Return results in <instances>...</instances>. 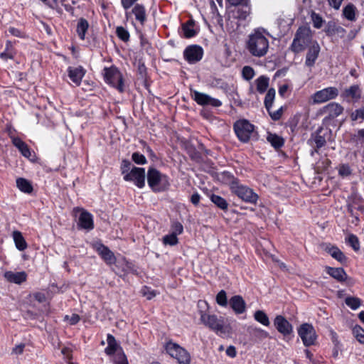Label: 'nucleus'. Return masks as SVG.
I'll return each instance as SVG.
<instances>
[{
    "mask_svg": "<svg viewBox=\"0 0 364 364\" xmlns=\"http://www.w3.org/2000/svg\"><path fill=\"white\" fill-rule=\"evenodd\" d=\"M230 188L232 193L247 203L255 204L258 200V195L252 189L240 184L237 179H232L230 183Z\"/></svg>",
    "mask_w": 364,
    "mask_h": 364,
    "instance_id": "nucleus-5",
    "label": "nucleus"
},
{
    "mask_svg": "<svg viewBox=\"0 0 364 364\" xmlns=\"http://www.w3.org/2000/svg\"><path fill=\"white\" fill-rule=\"evenodd\" d=\"M311 17L314 27L318 28H321L323 24V20L321 17L319 15L316 14L315 13L312 14Z\"/></svg>",
    "mask_w": 364,
    "mask_h": 364,
    "instance_id": "nucleus-57",
    "label": "nucleus"
},
{
    "mask_svg": "<svg viewBox=\"0 0 364 364\" xmlns=\"http://www.w3.org/2000/svg\"><path fill=\"white\" fill-rule=\"evenodd\" d=\"M353 333L360 343L364 344V329L360 326H355L353 328Z\"/></svg>",
    "mask_w": 364,
    "mask_h": 364,
    "instance_id": "nucleus-45",
    "label": "nucleus"
},
{
    "mask_svg": "<svg viewBox=\"0 0 364 364\" xmlns=\"http://www.w3.org/2000/svg\"><path fill=\"white\" fill-rule=\"evenodd\" d=\"M124 179L127 181H134L139 188L145 184V171L143 168L132 167L129 173L124 174Z\"/></svg>",
    "mask_w": 364,
    "mask_h": 364,
    "instance_id": "nucleus-12",
    "label": "nucleus"
},
{
    "mask_svg": "<svg viewBox=\"0 0 364 364\" xmlns=\"http://www.w3.org/2000/svg\"><path fill=\"white\" fill-rule=\"evenodd\" d=\"M267 112L273 120H278L282 115L283 108L281 107L276 111H272L271 109H269V110H267Z\"/></svg>",
    "mask_w": 364,
    "mask_h": 364,
    "instance_id": "nucleus-56",
    "label": "nucleus"
},
{
    "mask_svg": "<svg viewBox=\"0 0 364 364\" xmlns=\"http://www.w3.org/2000/svg\"><path fill=\"white\" fill-rule=\"evenodd\" d=\"M234 130L241 141L247 142L253 132L254 126L247 120H239L235 123Z\"/></svg>",
    "mask_w": 364,
    "mask_h": 364,
    "instance_id": "nucleus-8",
    "label": "nucleus"
},
{
    "mask_svg": "<svg viewBox=\"0 0 364 364\" xmlns=\"http://www.w3.org/2000/svg\"><path fill=\"white\" fill-rule=\"evenodd\" d=\"M85 73V70L82 66H70L68 68V77L76 86H79L80 85Z\"/></svg>",
    "mask_w": 364,
    "mask_h": 364,
    "instance_id": "nucleus-18",
    "label": "nucleus"
},
{
    "mask_svg": "<svg viewBox=\"0 0 364 364\" xmlns=\"http://www.w3.org/2000/svg\"><path fill=\"white\" fill-rule=\"evenodd\" d=\"M346 242L353 247L355 251L359 250L360 243L356 235L353 234H349L346 238Z\"/></svg>",
    "mask_w": 364,
    "mask_h": 364,
    "instance_id": "nucleus-44",
    "label": "nucleus"
},
{
    "mask_svg": "<svg viewBox=\"0 0 364 364\" xmlns=\"http://www.w3.org/2000/svg\"><path fill=\"white\" fill-rule=\"evenodd\" d=\"M320 46L318 43L314 41L313 43L309 47L308 52L306 56L305 64L306 66L311 68L315 64L316 59L320 53Z\"/></svg>",
    "mask_w": 364,
    "mask_h": 364,
    "instance_id": "nucleus-16",
    "label": "nucleus"
},
{
    "mask_svg": "<svg viewBox=\"0 0 364 364\" xmlns=\"http://www.w3.org/2000/svg\"><path fill=\"white\" fill-rule=\"evenodd\" d=\"M230 305L236 314H242L245 311V302L240 296H232Z\"/></svg>",
    "mask_w": 364,
    "mask_h": 364,
    "instance_id": "nucleus-22",
    "label": "nucleus"
},
{
    "mask_svg": "<svg viewBox=\"0 0 364 364\" xmlns=\"http://www.w3.org/2000/svg\"><path fill=\"white\" fill-rule=\"evenodd\" d=\"M200 195L198 193H196L191 196V201L193 205H197L200 201Z\"/></svg>",
    "mask_w": 364,
    "mask_h": 364,
    "instance_id": "nucleus-64",
    "label": "nucleus"
},
{
    "mask_svg": "<svg viewBox=\"0 0 364 364\" xmlns=\"http://www.w3.org/2000/svg\"><path fill=\"white\" fill-rule=\"evenodd\" d=\"M345 302L352 309H358L361 305V301L358 297L348 296L346 298Z\"/></svg>",
    "mask_w": 364,
    "mask_h": 364,
    "instance_id": "nucleus-40",
    "label": "nucleus"
},
{
    "mask_svg": "<svg viewBox=\"0 0 364 364\" xmlns=\"http://www.w3.org/2000/svg\"><path fill=\"white\" fill-rule=\"evenodd\" d=\"M275 97V90L274 88H270L267 93L266 94L265 98H264V105L267 109V110H269V109H272V106L274 102Z\"/></svg>",
    "mask_w": 364,
    "mask_h": 364,
    "instance_id": "nucleus-39",
    "label": "nucleus"
},
{
    "mask_svg": "<svg viewBox=\"0 0 364 364\" xmlns=\"http://www.w3.org/2000/svg\"><path fill=\"white\" fill-rule=\"evenodd\" d=\"M24 347H25V345L23 344V343H21V344L15 346L13 348L12 353L16 354V355L21 354L23 353V351Z\"/></svg>",
    "mask_w": 364,
    "mask_h": 364,
    "instance_id": "nucleus-61",
    "label": "nucleus"
},
{
    "mask_svg": "<svg viewBox=\"0 0 364 364\" xmlns=\"http://www.w3.org/2000/svg\"><path fill=\"white\" fill-rule=\"evenodd\" d=\"M116 33L119 38L123 41H127L129 39V32L122 26H119L116 29Z\"/></svg>",
    "mask_w": 364,
    "mask_h": 364,
    "instance_id": "nucleus-49",
    "label": "nucleus"
},
{
    "mask_svg": "<svg viewBox=\"0 0 364 364\" xmlns=\"http://www.w3.org/2000/svg\"><path fill=\"white\" fill-rule=\"evenodd\" d=\"M326 272L338 282H343L347 278V274L343 268L326 267Z\"/></svg>",
    "mask_w": 364,
    "mask_h": 364,
    "instance_id": "nucleus-26",
    "label": "nucleus"
},
{
    "mask_svg": "<svg viewBox=\"0 0 364 364\" xmlns=\"http://www.w3.org/2000/svg\"><path fill=\"white\" fill-rule=\"evenodd\" d=\"M104 78L105 81L116 87L119 92L124 91L122 75L115 67L105 68L104 69Z\"/></svg>",
    "mask_w": 364,
    "mask_h": 364,
    "instance_id": "nucleus-7",
    "label": "nucleus"
},
{
    "mask_svg": "<svg viewBox=\"0 0 364 364\" xmlns=\"http://www.w3.org/2000/svg\"><path fill=\"white\" fill-rule=\"evenodd\" d=\"M117 267L122 269V271L117 272L119 276H124L129 272H136L132 263L123 259L117 262Z\"/></svg>",
    "mask_w": 364,
    "mask_h": 364,
    "instance_id": "nucleus-29",
    "label": "nucleus"
},
{
    "mask_svg": "<svg viewBox=\"0 0 364 364\" xmlns=\"http://www.w3.org/2000/svg\"><path fill=\"white\" fill-rule=\"evenodd\" d=\"M242 77L246 80H250L255 76V70L250 66H245L242 71Z\"/></svg>",
    "mask_w": 364,
    "mask_h": 364,
    "instance_id": "nucleus-46",
    "label": "nucleus"
},
{
    "mask_svg": "<svg viewBox=\"0 0 364 364\" xmlns=\"http://www.w3.org/2000/svg\"><path fill=\"white\" fill-rule=\"evenodd\" d=\"M338 95V90L335 87H328L316 92L311 99L314 104H321L335 99Z\"/></svg>",
    "mask_w": 364,
    "mask_h": 364,
    "instance_id": "nucleus-9",
    "label": "nucleus"
},
{
    "mask_svg": "<svg viewBox=\"0 0 364 364\" xmlns=\"http://www.w3.org/2000/svg\"><path fill=\"white\" fill-rule=\"evenodd\" d=\"M13 238L16 247L20 251H23L27 248V243L21 232L16 230L13 232Z\"/></svg>",
    "mask_w": 364,
    "mask_h": 364,
    "instance_id": "nucleus-28",
    "label": "nucleus"
},
{
    "mask_svg": "<svg viewBox=\"0 0 364 364\" xmlns=\"http://www.w3.org/2000/svg\"><path fill=\"white\" fill-rule=\"evenodd\" d=\"M132 13L134 14L136 19L141 24H144L146 20L144 6L143 5L136 4L132 9Z\"/></svg>",
    "mask_w": 364,
    "mask_h": 364,
    "instance_id": "nucleus-27",
    "label": "nucleus"
},
{
    "mask_svg": "<svg viewBox=\"0 0 364 364\" xmlns=\"http://www.w3.org/2000/svg\"><path fill=\"white\" fill-rule=\"evenodd\" d=\"M15 54L16 52L11 42L8 41L6 44L5 50L0 53V58L4 60L13 59Z\"/></svg>",
    "mask_w": 364,
    "mask_h": 364,
    "instance_id": "nucleus-31",
    "label": "nucleus"
},
{
    "mask_svg": "<svg viewBox=\"0 0 364 364\" xmlns=\"http://www.w3.org/2000/svg\"><path fill=\"white\" fill-rule=\"evenodd\" d=\"M132 159L137 164H144L146 163L145 156L138 152L133 153Z\"/></svg>",
    "mask_w": 364,
    "mask_h": 364,
    "instance_id": "nucleus-53",
    "label": "nucleus"
},
{
    "mask_svg": "<svg viewBox=\"0 0 364 364\" xmlns=\"http://www.w3.org/2000/svg\"><path fill=\"white\" fill-rule=\"evenodd\" d=\"M329 6L333 7V9L338 10L339 9L342 2L343 0H327Z\"/></svg>",
    "mask_w": 364,
    "mask_h": 364,
    "instance_id": "nucleus-59",
    "label": "nucleus"
},
{
    "mask_svg": "<svg viewBox=\"0 0 364 364\" xmlns=\"http://www.w3.org/2000/svg\"><path fill=\"white\" fill-rule=\"evenodd\" d=\"M147 181L149 186L154 192L164 191L170 186L168 177L161 174L156 168H150L148 171Z\"/></svg>",
    "mask_w": 364,
    "mask_h": 364,
    "instance_id": "nucleus-4",
    "label": "nucleus"
},
{
    "mask_svg": "<svg viewBox=\"0 0 364 364\" xmlns=\"http://www.w3.org/2000/svg\"><path fill=\"white\" fill-rule=\"evenodd\" d=\"M165 349L168 355L175 358L180 364H189L191 357L189 353L178 344L172 341L166 343Z\"/></svg>",
    "mask_w": 364,
    "mask_h": 364,
    "instance_id": "nucleus-6",
    "label": "nucleus"
},
{
    "mask_svg": "<svg viewBox=\"0 0 364 364\" xmlns=\"http://www.w3.org/2000/svg\"><path fill=\"white\" fill-rule=\"evenodd\" d=\"M249 332L260 339H264L269 337V333L259 328L250 327Z\"/></svg>",
    "mask_w": 364,
    "mask_h": 364,
    "instance_id": "nucleus-42",
    "label": "nucleus"
},
{
    "mask_svg": "<svg viewBox=\"0 0 364 364\" xmlns=\"http://www.w3.org/2000/svg\"><path fill=\"white\" fill-rule=\"evenodd\" d=\"M9 33L16 37H23V35L22 34L21 31L16 28L10 27L9 28Z\"/></svg>",
    "mask_w": 364,
    "mask_h": 364,
    "instance_id": "nucleus-62",
    "label": "nucleus"
},
{
    "mask_svg": "<svg viewBox=\"0 0 364 364\" xmlns=\"http://www.w3.org/2000/svg\"><path fill=\"white\" fill-rule=\"evenodd\" d=\"M352 173V170L348 164H341L338 167V174L341 177H347Z\"/></svg>",
    "mask_w": 364,
    "mask_h": 364,
    "instance_id": "nucleus-50",
    "label": "nucleus"
},
{
    "mask_svg": "<svg viewBox=\"0 0 364 364\" xmlns=\"http://www.w3.org/2000/svg\"><path fill=\"white\" fill-rule=\"evenodd\" d=\"M343 111V107L338 103H330L324 107V112L331 118L339 116Z\"/></svg>",
    "mask_w": 364,
    "mask_h": 364,
    "instance_id": "nucleus-25",
    "label": "nucleus"
},
{
    "mask_svg": "<svg viewBox=\"0 0 364 364\" xmlns=\"http://www.w3.org/2000/svg\"><path fill=\"white\" fill-rule=\"evenodd\" d=\"M141 294L144 296H146L148 300L153 299L157 294L156 291L151 290L146 287H144L141 289Z\"/></svg>",
    "mask_w": 364,
    "mask_h": 364,
    "instance_id": "nucleus-54",
    "label": "nucleus"
},
{
    "mask_svg": "<svg viewBox=\"0 0 364 364\" xmlns=\"http://www.w3.org/2000/svg\"><path fill=\"white\" fill-rule=\"evenodd\" d=\"M203 51L201 47L193 45L188 46L183 53L185 59L189 63H196L201 60Z\"/></svg>",
    "mask_w": 364,
    "mask_h": 364,
    "instance_id": "nucleus-14",
    "label": "nucleus"
},
{
    "mask_svg": "<svg viewBox=\"0 0 364 364\" xmlns=\"http://www.w3.org/2000/svg\"><path fill=\"white\" fill-rule=\"evenodd\" d=\"M350 119L353 121L364 120V107H360L353 112L350 114Z\"/></svg>",
    "mask_w": 364,
    "mask_h": 364,
    "instance_id": "nucleus-47",
    "label": "nucleus"
},
{
    "mask_svg": "<svg viewBox=\"0 0 364 364\" xmlns=\"http://www.w3.org/2000/svg\"><path fill=\"white\" fill-rule=\"evenodd\" d=\"M178 240L177 238V235L173 233L165 235L163 237V242L164 245H175L178 243Z\"/></svg>",
    "mask_w": 364,
    "mask_h": 364,
    "instance_id": "nucleus-48",
    "label": "nucleus"
},
{
    "mask_svg": "<svg viewBox=\"0 0 364 364\" xmlns=\"http://www.w3.org/2000/svg\"><path fill=\"white\" fill-rule=\"evenodd\" d=\"M217 303L222 306H225L228 304L226 293L221 290L216 296Z\"/></svg>",
    "mask_w": 364,
    "mask_h": 364,
    "instance_id": "nucleus-51",
    "label": "nucleus"
},
{
    "mask_svg": "<svg viewBox=\"0 0 364 364\" xmlns=\"http://www.w3.org/2000/svg\"><path fill=\"white\" fill-rule=\"evenodd\" d=\"M355 6L349 4L343 10V14L346 18L349 21H353L355 20Z\"/></svg>",
    "mask_w": 364,
    "mask_h": 364,
    "instance_id": "nucleus-34",
    "label": "nucleus"
},
{
    "mask_svg": "<svg viewBox=\"0 0 364 364\" xmlns=\"http://www.w3.org/2000/svg\"><path fill=\"white\" fill-rule=\"evenodd\" d=\"M254 318L257 322L265 326H268L270 324L267 315L262 310L256 311L254 314Z\"/></svg>",
    "mask_w": 364,
    "mask_h": 364,
    "instance_id": "nucleus-35",
    "label": "nucleus"
},
{
    "mask_svg": "<svg viewBox=\"0 0 364 364\" xmlns=\"http://www.w3.org/2000/svg\"><path fill=\"white\" fill-rule=\"evenodd\" d=\"M210 200L215 205H216L220 209L226 210L228 208V204L223 198L215 194H212L210 196Z\"/></svg>",
    "mask_w": 364,
    "mask_h": 364,
    "instance_id": "nucleus-38",
    "label": "nucleus"
},
{
    "mask_svg": "<svg viewBox=\"0 0 364 364\" xmlns=\"http://www.w3.org/2000/svg\"><path fill=\"white\" fill-rule=\"evenodd\" d=\"M4 277L9 282L20 284L26 280L27 274L25 272H14L9 271L5 272Z\"/></svg>",
    "mask_w": 364,
    "mask_h": 364,
    "instance_id": "nucleus-21",
    "label": "nucleus"
},
{
    "mask_svg": "<svg viewBox=\"0 0 364 364\" xmlns=\"http://www.w3.org/2000/svg\"><path fill=\"white\" fill-rule=\"evenodd\" d=\"M95 249L107 264H112L115 262L116 257L114 253L109 250L108 247L102 244H97L95 245Z\"/></svg>",
    "mask_w": 364,
    "mask_h": 364,
    "instance_id": "nucleus-19",
    "label": "nucleus"
},
{
    "mask_svg": "<svg viewBox=\"0 0 364 364\" xmlns=\"http://www.w3.org/2000/svg\"><path fill=\"white\" fill-rule=\"evenodd\" d=\"M191 97L198 105L202 106L210 105L214 107H218L222 105L219 100L197 90L191 91Z\"/></svg>",
    "mask_w": 364,
    "mask_h": 364,
    "instance_id": "nucleus-11",
    "label": "nucleus"
},
{
    "mask_svg": "<svg viewBox=\"0 0 364 364\" xmlns=\"http://www.w3.org/2000/svg\"><path fill=\"white\" fill-rule=\"evenodd\" d=\"M274 324L277 330L284 336L289 335L292 332L291 324L282 316H277Z\"/></svg>",
    "mask_w": 364,
    "mask_h": 364,
    "instance_id": "nucleus-15",
    "label": "nucleus"
},
{
    "mask_svg": "<svg viewBox=\"0 0 364 364\" xmlns=\"http://www.w3.org/2000/svg\"><path fill=\"white\" fill-rule=\"evenodd\" d=\"M107 346L105 349V352L108 355H114L118 352L122 350V348L117 343L115 338L111 335L108 334L107 338Z\"/></svg>",
    "mask_w": 364,
    "mask_h": 364,
    "instance_id": "nucleus-20",
    "label": "nucleus"
},
{
    "mask_svg": "<svg viewBox=\"0 0 364 364\" xmlns=\"http://www.w3.org/2000/svg\"><path fill=\"white\" fill-rule=\"evenodd\" d=\"M226 354L231 357L234 358L236 356V349L234 346H230L226 349Z\"/></svg>",
    "mask_w": 364,
    "mask_h": 364,
    "instance_id": "nucleus-63",
    "label": "nucleus"
},
{
    "mask_svg": "<svg viewBox=\"0 0 364 364\" xmlns=\"http://www.w3.org/2000/svg\"><path fill=\"white\" fill-rule=\"evenodd\" d=\"M313 42L310 28L299 27L295 33L289 49L294 53H299L304 51L306 47H309Z\"/></svg>",
    "mask_w": 364,
    "mask_h": 364,
    "instance_id": "nucleus-3",
    "label": "nucleus"
},
{
    "mask_svg": "<svg viewBox=\"0 0 364 364\" xmlns=\"http://www.w3.org/2000/svg\"><path fill=\"white\" fill-rule=\"evenodd\" d=\"M183 228L179 222H175L171 225V233L178 235L183 232Z\"/></svg>",
    "mask_w": 364,
    "mask_h": 364,
    "instance_id": "nucleus-55",
    "label": "nucleus"
},
{
    "mask_svg": "<svg viewBox=\"0 0 364 364\" xmlns=\"http://www.w3.org/2000/svg\"><path fill=\"white\" fill-rule=\"evenodd\" d=\"M65 318L69 320L71 325L76 324L80 321V316L77 314H73L70 317L66 316Z\"/></svg>",
    "mask_w": 364,
    "mask_h": 364,
    "instance_id": "nucleus-60",
    "label": "nucleus"
},
{
    "mask_svg": "<svg viewBox=\"0 0 364 364\" xmlns=\"http://www.w3.org/2000/svg\"><path fill=\"white\" fill-rule=\"evenodd\" d=\"M113 362L114 364H129L123 350L114 355Z\"/></svg>",
    "mask_w": 364,
    "mask_h": 364,
    "instance_id": "nucleus-43",
    "label": "nucleus"
},
{
    "mask_svg": "<svg viewBox=\"0 0 364 364\" xmlns=\"http://www.w3.org/2000/svg\"><path fill=\"white\" fill-rule=\"evenodd\" d=\"M250 14V8L248 5L245 4L239 7L236 10L235 17L240 20H245Z\"/></svg>",
    "mask_w": 364,
    "mask_h": 364,
    "instance_id": "nucleus-37",
    "label": "nucleus"
},
{
    "mask_svg": "<svg viewBox=\"0 0 364 364\" xmlns=\"http://www.w3.org/2000/svg\"><path fill=\"white\" fill-rule=\"evenodd\" d=\"M341 97L348 101L355 102L361 98V90L358 85H353L346 88Z\"/></svg>",
    "mask_w": 364,
    "mask_h": 364,
    "instance_id": "nucleus-17",
    "label": "nucleus"
},
{
    "mask_svg": "<svg viewBox=\"0 0 364 364\" xmlns=\"http://www.w3.org/2000/svg\"><path fill=\"white\" fill-rule=\"evenodd\" d=\"M314 141L317 149L323 146L326 142L325 138L321 135H316L314 139Z\"/></svg>",
    "mask_w": 364,
    "mask_h": 364,
    "instance_id": "nucleus-58",
    "label": "nucleus"
},
{
    "mask_svg": "<svg viewBox=\"0 0 364 364\" xmlns=\"http://www.w3.org/2000/svg\"><path fill=\"white\" fill-rule=\"evenodd\" d=\"M11 139L13 144L19 150L21 154L26 158H30L31 152L28 146L18 137H12Z\"/></svg>",
    "mask_w": 364,
    "mask_h": 364,
    "instance_id": "nucleus-24",
    "label": "nucleus"
},
{
    "mask_svg": "<svg viewBox=\"0 0 364 364\" xmlns=\"http://www.w3.org/2000/svg\"><path fill=\"white\" fill-rule=\"evenodd\" d=\"M324 250L330 254L332 257L337 259L340 262H343L346 260L344 254L336 246L331 245L330 244L323 245Z\"/></svg>",
    "mask_w": 364,
    "mask_h": 364,
    "instance_id": "nucleus-23",
    "label": "nucleus"
},
{
    "mask_svg": "<svg viewBox=\"0 0 364 364\" xmlns=\"http://www.w3.org/2000/svg\"><path fill=\"white\" fill-rule=\"evenodd\" d=\"M298 333L305 346L314 345L316 335L313 326L309 323L302 324L298 330Z\"/></svg>",
    "mask_w": 364,
    "mask_h": 364,
    "instance_id": "nucleus-10",
    "label": "nucleus"
},
{
    "mask_svg": "<svg viewBox=\"0 0 364 364\" xmlns=\"http://www.w3.org/2000/svg\"><path fill=\"white\" fill-rule=\"evenodd\" d=\"M16 186L18 188L24 193H31L33 191V187L31 183L23 178H18L16 179Z\"/></svg>",
    "mask_w": 364,
    "mask_h": 364,
    "instance_id": "nucleus-30",
    "label": "nucleus"
},
{
    "mask_svg": "<svg viewBox=\"0 0 364 364\" xmlns=\"http://www.w3.org/2000/svg\"><path fill=\"white\" fill-rule=\"evenodd\" d=\"M73 212L76 215L80 213L78 225L87 230H92L94 228V223L92 215L87 211L80 208H75Z\"/></svg>",
    "mask_w": 364,
    "mask_h": 364,
    "instance_id": "nucleus-13",
    "label": "nucleus"
},
{
    "mask_svg": "<svg viewBox=\"0 0 364 364\" xmlns=\"http://www.w3.org/2000/svg\"><path fill=\"white\" fill-rule=\"evenodd\" d=\"M269 41L260 30H255L249 35L246 41V48L255 57L264 56L269 49Z\"/></svg>",
    "mask_w": 364,
    "mask_h": 364,
    "instance_id": "nucleus-1",
    "label": "nucleus"
},
{
    "mask_svg": "<svg viewBox=\"0 0 364 364\" xmlns=\"http://www.w3.org/2000/svg\"><path fill=\"white\" fill-rule=\"evenodd\" d=\"M267 141L275 149H279L284 145V139L275 134H269Z\"/></svg>",
    "mask_w": 364,
    "mask_h": 364,
    "instance_id": "nucleus-32",
    "label": "nucleus"
},
{
    "mask_svg": "<svg viewBox=\"0 0 364 364\" xmlns=\"http://www.w3.org/2000/svg\"><path fill=\"white\" fill-rule=\"evenodd\" d=\"M255 83L257 85V90L260 93H263L268 87L269 78L266 76L262 75L255 80Z\"/></svg>",
    "mask_w": 364,
    "mask_h": 364,
    "instance_id": "nucleus-33",
    "label": "nucleus"
},
{
    "mask_svg": "<svg viewBox=\"0 0 364 364\" xmlns=\"http://www.w3.org/2000/svg\"><path fill=\"white\" fill-rule=\"evenodd\" d=\"M200 320L201 323L210 330L220 336H229L231 333V327L227 324L225 318L215 314H208L200 310Z\"/></svg>",
    "mask_w": 364,
    "mask_h": 364,
    "instance_id": "nucleus-2",
    "label": "nucleus"
},
{
    "mask_svg": "<svg viewBox=\"0 0 364 364\" xmlns=\"http://www.w3.org/2000/svg\"><path fill=\"white\" fill-rule=\"evenodd\" d=\"M134 167L132 163L128 160H123L121 165L122 174L124 176V174L128 173Z\"/></svg>",
    "mask_w": 364,
    "mask_h": 364,
    "instance_id": "nucleus-52",
    "label": "nucleus"
},
{
    "mask_svg": "<svg viewBox=\"0 0 364 364\" xmlns=\"http://www.w3.org/2000/svg\"><path fill=\"white\" fill-rule=\"evenodd\" d=\"M193 26L192 21H188L183 25L182 30L186 38H191L196 35V31L193 28Z\"/></svg>",
    "mask_w": 364,
    "mask_h": 364,
    "instance_id": "nucleus-41",
    "label": "nucleus"
},
{
    "mask_svg": "<svg viewBox=\"0 0 364 364\" xmlns=\"http://www.w3.org/2000/svg\"><path fill=\"white\" fill-rule=\"evenodd\" d=\"M88 22L87 20L84 18H80L77 26V32L80 38V39L84 40L85 33L88 28Z\"/></svg>",
    "mask_w": 364,
    "mask_h": 364,
    "instance_id": "nucleus-36",
    "label": "nucleus"
}]
</instances>
